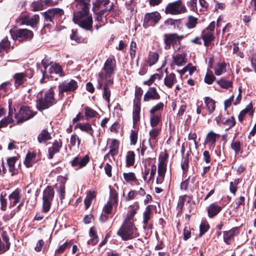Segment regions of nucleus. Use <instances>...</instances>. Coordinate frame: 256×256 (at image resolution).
I'll list each match as a JSON object with an SVG mask.
<instances>
[{
  "label": "nucleus",
  "mask_w": 256,
  "mask_h": 256,
  "mask_svg": "<svg viewBox=\"0 0 256 256\" xmlns=\"http://www.w3.org/2000/svg\"><path fill=\"white\" fill-rule=\"evenodd\" d=\"M115 206L116 204L112 202L111 201H108L103 208V212L106 214H110L112 212L113 206Z\"/></svg>",
  "instance_id": "nucleus-52"
},
{
  "label": "nucleus",
  "mask_w": 256,
  "mask_h": 256,
  "mask_svg": "<svg viewBox=\"0 0 256 256\" xmlns=\"http://www.w3.org/2000/svg\"><path fill=\"white\" fill-rule=\"evenodd\" d=\"M118 145L119 143L117 140L115 139L111 140L110 146V150L107 154V156L110 154L114 156L117 154L118 153Z\"/></svg>",
  "instance_id": "nucleus-27"
},
{
  "label": "nucleus",
  "mask_w": 256,
  "mask_h": 256,
  "mask_svg": "<svg viewBox=\"0 0 256 256\" xmlns=\"http://www.w3.org/2000/svg\"><path fill=\"white\" fill-rule=\"evenodd\" d=\"M106 80H108L107 78H106V74H104V72H100L98 74V84L97 86V88L98 89H101L104 84V83L105 84L106 82Z\"/></svg>",
  "instance_id": "nucleus-45"
},
{
  "label": "nucleus",
  "mask_w": 256,
  "mask_h": 256,
  "mask_svg": "<svg viewBox=\"0 0 256 256\" xmlns=\"http://www.w3.org/2000/svg\"><path fill=\"white\" fill-rule=\"evenodd\" d=\"M206 104V108L208 111L209 114H211L215 110V101L210 97H206L204 98Z\"/></svg>",
  "instance_id": "nucleus-29"
},
{
  "label": "nucleus",
  "mask_w": 256,
  "mask_h": 256,
  "mask_svg": "<svg viewBox=\"0 0 256 256\" xmlns=\"http://www.w3.org/2000/svg\"><path fill=\"white\" fill-rule=\"evenodd\" d=\"M232 148L234 150L236 153L240 150V141H232L231 144Z\"/></svg>",
  "instance_id": "nucleus-63"
},
{
  "label": "nucleus",
  "mask_w": 256,
  "mask_h": 256,
  "mask_svg": "<svg viewBox=\"0 0 256 256\" xmlns=\"http://www.w3.org/2000/svg\"><path fill=\"white\" fill-rule=\"evenodd\" d=\"M31 7L33 11H39L44 9V5L40 2H36L32 4Z\"/></svg>",
  "instance_id": "nucleus-53"
},
{
  "label": "nucleus",
  "mask_w": 256,
  "mask_h": 256,
  "mask_svg": "<svg viewBox=\"0 0 256 256\" xmlns=\"http://www.w3.org/2000/svg\"><path fill=\"white\" fill-rule=\"evenodd\" d=\"M189 154H186V157L184 158L182 162V168L184 172H186L188 170V156Z\"/></svg>",
  "instance_id": "nucleus-62"
},
{
  "label": "nucleus",
  "mask_w": 256,
  "mask_h": 256,
  "mask_svg": "<svg viewBox=\"0 0 256 256\" xmlns=\"http://www.w3.org/2000/svg\"><path fill=\"white\" fill-rule=\"evenodd\" d=\"M150 176L148 180V183L150 182L151 181L154 180V176L156 174V165H155V164L151 165L150 168Z\"/></svg>",
  "instance_id": "nucleus-55"
},
{
  "label": "nucleus",
  "mask_w": 256,
  "mask_h": 256,
  "mask_svg": "<svg viewBox=\"0 0 256 256\" xmlns=\"http://www.w3.org/2000/svg\"><path fill=\"white\" fill-rule=\"evenodd\" d=\"M198 19L192 16H189L188 17V20L186 24L188 28H194L197 24Z\"/></svg>",
  "instance_id": "nucleus-47"
},
{
  "label": "nucleus",
  "mask_w": 256,
  "mask_h": 256,
  "mask_svg": "<svg viewBox=\"0 0 256 256\" xmlns=\"http://www.w3.org/2000/svg\"><path fill=\"white\" fill-rule=\"evenodd\" d=\"M197 2L198 0H190L187 3L188 6L190 7V10L196 12L198 11V8L196 6Z\"/></svg>",
  "instance_id": "nucleus-61"
},
{
  "label": "nucleus",
  "mask_w": 256,
  "mask_h": 256,
  "mask_svg": "<svg viewBox=\"0 0 256 256\" xmlns=\"http://www.w3.org/2000/svg\"><path fill=\"white\" fill-rule=\"evenodd\" d=\"M12 119L10 116V111L9 112V115L8 117L4 118L0 121V128L6 127L8 124L12 122Z\"/></svg>",
  "instance_id": "nucleus-48"
},
{
  "label": "nucleus",
  "mask_w": 256,
  "mask_h": 256,
  "mask_svg": "<svg viewBox=\"0 0 256 256\" xmlns=\"http://www.w3.org/2000/svg\"><path fill=\"white\" fill-rule=\"evenodd\" d=\"M164 42L166 45V48H170L171 45L176 44L180 40L184 38L183 36H178L177 34H166L164 36Z\"/></svg>",
  "instance_id": "nucleus-15"
},
{
  "label": "nucleus",
  "mask_w": 256,
  "mask_h": 256,
  "mask_svg": "<svg viewBox=\"0 0 256 256\" xmlns=\"http://www.w3.org/2000/svg\"><path fill=\"white\" fill-rule=\"evenodd\" d=\"M160 98V96L155 88H150L144 96V102H148L150 100H158Z\"/></svg>",
  "instance_id": "nucleus-19"
},
{
  "label": "nucleus",
  "mask_w": 256,
  "mask_h": 256,
  "mask_svg": "<svg viewBox=\"0 0 256 256\" xmlns=\"http://www.w3.org/2000/svg\"><path fill=\"white\" fill-rule=\"evenodd\" d=\"M20 190L17 188L15 190L8 196L10 200L9 208H11L18 204L20 199Z\"/></svg>",
  "instance_id": "nucleus-18"
},
{
  "label": "nucleus",
  "mask_w": 256,
  "mask_h": 256,
  "mask_svg": "<svg viewBox=\"0 0 256 256\" xmlns=\"http://www.w3.org/2000/svg\"><path fill=\"white\" fill-rule=\"evenodd\" d=\"M96 192L94 191L89 192L84 200V204L86 209H87L91 204L92 200L96 196Z\"/></svg>",
  "instance_id": "nucleus-42"
},
{
  "label": "nucleus",
  "mask_w": 256,
  "mask_h": 256,
  "mask_svg": "<svg viewBox=\"0 0 256 256\" xmlns=\"http://www.w3.org/2000/svg\"><path fill=\"white\" fill-rule=\"evenodd\" d=\"M52 138L50 134L46 130H44L38 134V140L40 143L46 142V140Z\"/></svg>",
  "instance_id": "nucleus-36"
},
{
  "label": "nucleus",
  "mask_w": 256,
  "mask_h": 256,
  "mask_svg": "<svg viewBox=\"0 0 256 256\" xmlns=\"http://www.w3.org/2000/svg\"><path fill=\"white\" fill-rule=\"evenodd\" d=\"M136 228L134 225L131 222L128 223H124L120 230L118 232V234L124 240H128L134 238Z\"/></svg>",
  "instance_id": "nucleus-4"
},
{
  "label": "nucleus",
  "mask_w": 256,
  "mask_h": 256,
  "mask_svg": "<svg viewBox=\"0 0 256 256\" xmlns=\"http://www.w3.org/2000/svg\"><path fill=\"white\" fill-rule=\"evenodd\" d=\"M176 82L175 74L172 73L165 78L164 80V84L168 88H172Z\"/></svg>",
  "instance_id": "nucleus-31"
},
{
  "label": "nucleus",
  "mask_w": 256,
  "mask_h": 256,
  "mask_svg": "<svg viewBox=\"0 0 256 256\" xmlns=\"http://www.w3.org/2000/svg\"><path fill=\"white\" fill-rule=\"evenodd\" d=\"M166 164L164 162H160L158 165V176L156 178V184H162L164 180L166 172Z\"/></svg>",
  "instance_id": "nucleus-21"
},
{
  "label": "nucleus",
  "mask_w": 256,
  "mask_h": 256,
  "mask_svg": "<svg viewBox=\"0 0 256 256\" xmlns=\"http://www.w3.org/2000/svg\"><path fill=\"white\" fill-rule=\"evenodd\" d=\"M252 105V103L249 104L246 107L242 110L240 113L238 119L240 122H242L246 114L248 113L250 116L253 114Z\"/></svg>",
  "instance_id": "nucleus-26"
},
{
  "label": "nucleus",
  "mask_w": 256,
  "mask_h": 256,
  "mask_svg": "<svg viewBox=\"0 0 256 256\" xmlns=\"http://www.w3.org/2000/svg\"><path fill=\"white\" fill-rule=\"evenodd\" d=\"M236 124L235 119L234 116H232L228 119L224 120L223 122V124L228 126V128L233 127Z\"/></svg>",
  "instance_id": "nucleus-51"
},
{
  "label": "nucleus",
  "mask_w": 256,
  "mask_h": 256,
  "mask_svg": "<svg viewBox=\"0 0 256 256\" xmlns=\"http://www.w3.org/2000/svg\"><path fill=\"white\" fill-rule=\"evenodd\" d=\"M36 108L40 111L52 106L55 102L54 90L50 88L46 92L44 96H42V92H40L36 96Z\"/></svg>",
  "instance_id": "nucleus-2"
},
{
  "label": "nucleus",
  "mask_w": 256,
  "mask_h": 256,
  "mask_svg": "<svg viewBox=\"0 0 256 256\" xmlns=\"http://www.w3.org/2000/svg\"><path fill=\"white\" fill-rule=\"evenodd\" d=\"M124 178V180L128 182H132V181H137V178L135 174L132 172H124L123 174Z\"/></svg>",
  "instance_id": "nucleus-44"
},
{
  "label": "nucleus",
  "mask_w": 256,
  "mask_h": 256,
  "mask_svg": "<svg viewBox=\"0 0 256 256\" xmlns=\"http://www.w3.org/2000/svg\"><path fill=\"white\" fill-rule=\"evenodd\" d=\"M110 3V0H96L94 4V6L98 8L102 6H106Z\"/></svg>",
  "instance_id": "nucleus-60"
},
{
  "label": "nucleus",
  "mask_w": 256,
  "mask_h": 256,
  "mask_svg": "<svg viewBox=\"0 0 256 256\" xmlns=\"http://www.w3.org/2000/svg\"><path fill=\"white\" fill-rule=\"evenodd\" d=\"M54 194V190L50 186H48L44 190L42 196V209L44 212H46L50 210Z\"/></svg>",
  "instance_id": "nucleus-7"
},
{
  "label": "nucleus",
  "mask_w": 256,
  "mask_h": 256,
  "mask_svg": "<svg viewBox=\"0 0 256 256\" xmlns=\"http://www.w3.org/2000/svg\"><path fill=\"white\" fill-rule=\"evenodd\" d=\"M89 160L90 158L88 155H86L83 158L76 156L71 162V165L74 167L78 166V168H82L86 165Z\"/></svg>",
  "instance_id": "nucleus-16"
},
{
  "label": "nucleus",
  "mask_w": 256,
  "mask_h": 256,
  "mask_svg": "<svg viewBox=\"0 0 256 256\" xmlns=\"http://www.w3.org/2000/svg\"><path fill=\"white\" fill-rule=\"evenodd\" d=\"M217 83L220 86L223 88H229L232 87V82L230 80H226L224 78H221L220 80L217 81Z\"/></svg>",
  "instance_id": "nucleus-43"
},
{
  "label": "nucleus",
  "mask_w": 256,
  "mask_h": 256,
  "mask_svg": "<svg viewBox=\"0 0 256 256\" xmlns=\"http://www.w3.org/2000/svg\"><path fill=\"white\" fill-rule=\"evenodd\" d=\"M160 77L159 74H154L150 76V78L146 81H145L144 82V84H146L148 86L151 85L154 82L155 80L156 79H160Z\"/></svg>",
  "instance_id": "nucleus-64"
},
{
  "label": "nucleus",
  "mask_w": 256,
  "mask_h": 256,
  "mask_svg": "<svg viewBox=\"0 0 256 256\" xmlns=\"http://www.w3.org/2000/svg\"><path fill=\"white\" fill-rule=\"evenodd\" d=\"M10 46V42L6 38L3 39L0 43V58L6 53V48Z\"/></svg>",
  "instance_id": "nucleus-37"
},
{
  "label": "nucleus",
  "mask_w": 256,
  "mask_h": 256,
  "mask_svg": "<svg viewBox=\"0 0 256 256\" xmlns=\"http://www.w3.org/2000/svg\"><path fill=\"white\" fill-rule=\"evenodd\" d=\"M186 12V8L182 4L181 0L169 3L165 8V12L166 14L173 15L179 14Z\"/></svg>",
  "instance_id": "nucleus-5"
},
{
  "label": "nucleus",
  "mask_w": 256,
  "mask_h": 256,
  "mask_svg": "<svg viewBox=\"0 0 256 256\" xmlns=\"http://www.w3.org/2000/svg\"><path fill=\"white\" fill-rule=\"evenodd\" d=\"M160 18V14L157 12L146 14L144 16V26L146 28L150 26H154Z\"/></svg>",
  "instance_id": "nucleus-14"
},
{
  "label": "nucleus",
  "mask_w": 256,
  "mask_h": 256,
  "mask_svg": "<svg viewBox=\"0 0 256 256\" xmlns=\"http://www.w3.org/2000/svg\"><path fill=\"white\" fill-rule=\"evenodd\" d=\"M34 75V72L32 69H28L24 72H18L13 76L14 84L16 88L22 86L27 81V79L31 78Z\"/></svg>",
  "instance_id": "nucleus-6"
},
{
  "label": "nucleus",
  "mask_w": 256,
  "mask_h": 256,
  "mask_svg": "<svg viewBox=\"0 0 256 256\" xmlns=\"http://www.w3.org/2000/svg\"><path fill=\"white\" fill-rule=\"evenodd\" d=\"M34 115L35 113L32 112L30 108L23 106L20 108L18 114H16L15 118L17 123L19 124L31 118Z\"/></svg>",
  "instance_id": "nucleus-10"
},
{
  "label": "nucleus",
  "mask_w": 256,
  "mask_h": 256,
  "mask_svg": "<svg viewBox=\"0 0 256 256\" xmlns=\"http://www.w3.org/2000/svg\"><path fill=\"white\" fill-rule=\"evenodd\" d=\"M173 58L175 64L178 66H182L186 62L185 54H176L173 56Z\"/></svg>",
  "instance_id": "nucleus-30"
},
{
  "label": "nucleus",
  "mask_w": 256,
  "mask_h": 256,
  "mask_svg": "<svg viewBox=\"0 0 256 256\" xmlns=\"http://www.w3.org/2000/svg\"><path fill=\"white\" fill-rule=\"evenodd\" d=\"M159 58L158 54L156 52H150L146 62L150 66L154 64Z\"/></svg>",
  "instance_id": "nucleus-33"
},
{
  "label": "nucleus",
  "mask_w": 256,
  "mask_h": 256,
  "mask_svg": "<svg viewBox=\"0 0 256 256\" xmlns=\"http://www.w3.org/2000/svg\"><path fill=\"white\" fill-rule=\"evenodd\" d=\"M64 14V10L60 8L50 9L44 12L45 20L48 22L54 23V20Z\"/></svg>",
  "instance_id": "nucleus-11"
},
{
  "label": "nucleus",
  "mask_w": 256,
  "mask_h": 256,
  "mask_svg": "<svg viewBox=\"0 0 256 256\" xmlns=\"http://www.w3.org/2000/svg\"><path fill=\"white\" fill-rule=\"evenodd\" d=\"M39 20L38 15L34 14L32 17L28 15L22 16L19 18L18 20L21 24H26L34 28L38 24Z\"/></svg>",
  "instance_id": "nucleus-12"
},
{
  "label": "nucleus",
  "mask_w": 256,
  "mask_h": 256,
  "mask_svg": "<svg viewBox=\"0 0 256 256\" xmlns=\"http://www.w3.org/2000/svg\"><path fill=\"white\" fill-rule=\"evenodd\" d=\"M130 138V144L135 145L138 140V132L136 130H132Z\"/></svg>",
  "instance_id": "nucleus-54"
},
{
  "label": "nucleus",
  "mask_w": 256,
  "mask_h": 256,
  "mask_svg": "<svg viewBox=\"0 0 256 256\" xmlns=\"http://www.w3.org/2000/svg\"><path fill=\"white\" fill-rule=\"evenodd\" d=\"M89 234L91 239L88 241V244L94 245L97 244L98 240V236L96 234V231L94 228L92 227L90 228L89 232Z\"/></svg>",
  "instance_id": "nucleus-32"
},
{
  "label": "nucleus",
  "mask_w": 256,
  "mask_h": 256,
  "mask_svg": "<svg viewBox=\"0 0 256 256\" xmlns=\"http://www.w3.org/2000/svg\"><path fill=\"white\" fill-rule=\"evenodd\" d=\"M42 64L44 68V70L42 72L43 77L40 80L41 82H43L45 78L57 80L58 76L64 75L61 66L58 64L51 62L46 64L44 60H42Z\"/></svg>",
  "instance_id": "nucleus-3"
},
{
  "label": "nucleus",
  "mask_w": 256,
  "mask_h": 256,
  "mask_svg": "<svg viewBox=\"0 0 256 256\" xmlns=\"http://www.w3.org/2000/svg\"><path fill=\"white\" fill-rule=\"evenodd\" d=\"M78 88L77 82L71 80L70 82H64L58 86L59 96L62 98L64 92H71L74 91Z\"/></svg>",
  "instance_id": "nucleus-9"
},
{
  "label": "nucleus",
  "mask_w": 256,
  "mask_h": 256,
  "mask_svg": "<svg viewBox=\"0 0 256 256\" xmlns=\"http://www.w3.org/2000/svg\"><path fill=\"white\" fill-rule=\"evenodd\" d=\"M62 144L60 141L56 140L52 144V146L50 147L48 150V158L50 159L52 158L54 156L56 153L58 152L61 148Z\"/></svg>",
  "instance_id": "nucleus-23"
},
{
  "label": "nucleus",
  "mask_w": 256,
  "mask_h": 256,
  "mask_svg": "<svg viewBox=\"0 0 256 256\" xmlns=\"http://www.w3.org/2000/svg\"><path fill=\"white\" fill-rule=\"evenodd\" d=\"M116 60L114 58H108L106 60L100 72L106 74V78L110 77L114 72L116 68Z\"/></svg>",
  "instance_id": "nucleus-13"
},
{
  "label": "nucleus",
  "mask_w": 256,
  "mask_h": 256,
  "mask_svg": "<svg viewBox=\"0 0 256 256\" xmlns=\"http://www.w3.org/2000/svg\"><path fill=\"white\" fill-rule=\"evenodd\" d=\"M56 187L58 188V192L59 194L60 198L62 201L65 198L66 187L64 184L61 182L59 185L57 184Z\"/></svg>",
  "instance_id": "nucleus-41"
},
{
  "label": "nucleus",
  "mask_w": 256,
  "mask_h": 256,
  "mask_svg": "<svg viewBox=\"0 0 256 256\" xmlns=\"http://www.w3.org/2000/svg\"><path fill=\"white\" fill-rule=\"evenodd\" d=\"M220 138V135L214 132L213 131L209 132L206 138L205 142L206 144H215L216 139Z\"/></svg>",
  "instance_id": "nucleus-28"
},
{
  "label": "nucleus",
  "mask_w": 256,
  "mask_h": 256,
  "mask_svg": "<svg viewBox=\"0 0 256 256\" xmlns=\"http://www.w3.org/2000/svg\"><path fill=\"white\" fill-rule=\"evenodd\" d=\"M135 162V154L132 151H128L126 156V164L127 166H132Z\"/></svg>",
  "instance_id": "nucleus-39"
},
{
  "label": "nucleus",
  "mask_w": 256,
  "mask_h": 256,
  "mask_svg": "<svg viewBox=\"0 0 256 256\" xmlns=\"http://www.w3.org/2000/svg\"><path fill=\"white\" fill-rule=\"evenodd\" d=\"M160 120V116L158 115L152 114L150 118V125L152 127L156 126Z\"/></svg>",
  "instance_id": "nucleus-58"
},
{
  "label": "nucleus",
  "mask_w": 256,
  "mask_h": 256,
  "mask_svg": "<svg viewBox=\"0 0 256 256\" xmlns=\"http://www.w3.org/2000/svg\"><path fill=\"white\" fill-rule=\"evenodd\" d=\"M97 114L98 112L92 108L88 106L85 108V116L86 119L95 117Z\"/></svg>",
  "instance_id": "nucleus-46"
},
{
  "label": "nucleus",
  "mask_w": 256,
  "mask_h": 256,
  "mask_svg": "<svg viewBox=\"0 0 256 256\" xmlns=\"http://www.w3.org/2000/svg\"><path fill=\"white\" fill-rule=\"evenodd\" d=\"M186 198L187 196L186 195L180 196L177 205V208L179 210V211H181L182 210L184 202L186 201Z\"/></svg>",
  "instance_id": "nucleus-57"
},
{
  "label": "nucleus",
  "mask_w": 256,
  "mask_h": 256,
  "mask_svg": "<svg viewBox=\"0 0 256 256\" xmlns=\"http://www.w3.org/2000/svg\"><path fill=\"white\" fill-rule=\"evenodd\" d=\"M80 143V140L76 134H74L71 136L70 144L72 146H77V147L78 148Z\"/></svg>",
  "instance_id": "nucleus-49"
},
{
  "label": "nucleus",
  "mask_w": 256,
  "mask_h": 256,
  "mask_svg": "<svg viewBox=\"0 0 256 256\" xmlns=\"http://www.w3.org/2000/svg\"><path fill=\"white\" fill-rule=\"evenodd\" d=\"M202 38L204 42V45L208 47L211 42L214 40V36L212 32L204 31L202 34Z\"/></svg>",
  "instance_id": "nucleus-25"
},
{
  "label": "nucleus",
  "mask_w": 256,
  "mask_h": 256,
  "mask_svg": "<svg viewBox=\"0 0 256 256\" xmlns=\"http://www.w3.org/2000/svg\"><path fill=\"white\" fill-rule=\"evenodd\" d=\"M36 155L34 154L28 152L26 156L24 164L27 168L32 166L35 162Z\"/></svg>",
  "instance_id": "nucleus-35"
},
{
  "label": "nucleus",
  "mask_w": 256,
  "mask_h": 256,
  "mask_svg": "<svg viewBox=\"0 0 256 256\" xmlns=\"http://www.w3.org/2000/svg\"><path fill=\"white\" fill-rule=\"evenodd\" d=\"M222 207L216 203H212L207 208L208 216L212 218L218 214L222 210Z\"/></svg>",
  "instance_id": "nucleus-22"
},
{
  "label": "nucleus",
  "mask_w": 256,
  "mask_h": 256,
  "mask_svg": "<svg viewBox=\"0 0 256 256\" xmlns=\"http://www.w3.org/2000/svg\"><path fill=\"white\" fill-rule=\"evenodd\" d=\"M90 2V0H75L78 12L73 17L75 24L86 30H90L92 24V17L88 16Z\"/></svg>",
  "instance_id": "nucleus-1"
},
{
  "label": "nucleus",
  "mask_w": 256,
  "mask_h": 256,
  "mask_svg": "<svg viewBox=\"0 0 256 256\" xmlns=\"http://www.w3.org/2000/svg\"><path fill=\"white\" fill-rule=\"evenodd\" d=\"M164 104L162 102H160L156 104V106H154L150 110V113L151 114H154L155 112L162 110L164 108Z\"/></svg>",
  "instance_id": "nucleus-59"
},
{
  "label": "nucleus",
  "mask_w": 256,
  "mask_h": 256,
  "mask_svg": "<svg viewBox=\"0 0 256 256\" xmlns=\"http://www.w3.org/2000/svg\"><path fill=\"white\" fill-rule=\"evenodd\" d=\"M112 84L113 81L111 79H108L106 80V82L104 84L103 98L106 100L108 102H110V87L112 86Z\"/></svg>",
  "instance_id": "nucleus-24"
},
{
  "label": "nucleus",
  "mask_w": 256,
  "mask_h": 256,
  "mask_svg": "<svg viewBox=\"0 0 256 256\" xmlns=\"http://www.w3.org/2000/svg\"><path fill=\"white\" fill-rule=\"evenodd\" d=\"M238 233V228L236 227L228 231L224 232V242L228 244H230L234 237Z\"/></svg>",
  "instance_id": "nucleus-20"
},
{
  "label": "nucleus",
  "mask_w": 256,
  "mask_h": 256,
  "mask_svg": "<svg viewBox=\"0 0 256 256\" xmlns=\"http://www.w3.org/2000/svg\"><path fill=\"white\" fill-rule=\"evenodd\" d=\"M110 198L108 201H111L112 202L115 204L116 206L118 204V194L115 190L111 188L110 186Z\"/></svg>",
  "instance_id": "nucleus-40"
},
{
  "label": "nucleus",
  "mask_w": 256,
  "mask_h": 256,
  "mask_svg": "<svg viewBox=\"0 0 256 256\" xmlns=\"http://www.w3.org/2000/svg\"><path fill=\"white\" fill-rule=\"evenodd\" d=\"M11 36L14 40L18 41L30 40L33 37V32L28 29H18L10 31Z\"/></svg>",
  "instance_id": "nucleus-8"
},
{
  "label": "nucleus",
  "mask_w": 256,
  "mask_h": 256,
  "mask_svg": "<svg viewBox=\"0 0 256 256\" xmlns=\"http://www.w3.org/2000/svg\"><path fill=\"white\" fill-rule=\"evenodd\" d=\"M76 127L90 134L92 138L94 145H96V140L94 135V131L89 123H78Z\"/></svg>",
  "instance_id": "nucleus-17"
},
{
  "label": "nucleus",
  "mask_w": 256,
  "mask_h": 256,
  "mask_svg": "<svg viewBox=\"0 0 256 256\" xmlns=\"http://www.w3.org/2000/svg\"><path fill=\"white\" fill-rule=\"evenodd\" d=\"M214 74L220 76L226 72V64L224 62H218L214 66Z\"/></svg>",
  "instance_id": "nucleus-34"
},
{
  "label": "nucleus",
  "mask_w": 256,
  "mask_h": 256,
  "mask_svg": "<svg viewBox=\"0 0 256 256\" xmlns=\"http://www.w3.org/2000/svg\"><path fill=\"white\" fill-rule=\"evenodd\" d=\"M216 77L213 74L210 72H207L204 78V81L206 83L211 84L215 80Z\"/></svg>",
  "instance_id": "nucleus-50"
},
{
  "label": "nucleus",
  "mask_w": 256,
  "mask_h": 256,
  "mask_svg": "<svg viewBox=\"0 0 256 256\" xmlns=\"http://www.w3.org/2000/svg\"><path fill=\"white\" fill-rule=\"evenodd\" d=\"M152 214V208L150 206L148 205L146 206L143 213V223L145 226L148 224V220L150 219Z\"/></svg>",
  "instance_id": "nucleus-38"
},
{
  "label": "nucleus",
  "mask_w": 256,
  "mask_h": 256,
  "mask_svg": "<svg viewBox=\"0 0 256 256\" xmlns=\"http://www.w3.org/2000/svg\"><path fill=\"white\" fill-rule=\"evenodd\" d=\"M11 83L10 82H3L0 85V90H3L6 92H9L10 91Z\"/></svg>",
  "instance_id": "nucleus-56"
}]
</instances>
